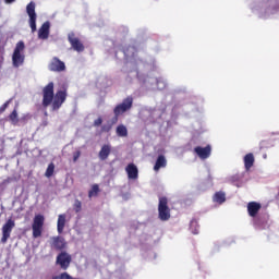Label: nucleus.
Here are the masks:
<instances>
[{
    "mask_svg": "<svg viewBox=\"0 0 279 279\" xmlns=\"http://www.w3.org/2000/svg\"><path fill=\"white\" fill-rule=\"evenodd\" d=\"M122 53L125 58V71H130L131 73L134 72L137 77L138 69H150L151 71H158V66H156V60L149 57L147 61H143V59H141L143 52L137 51L133 46L124 49Z\"/></svg>",
    "mask_w": 279,
    "mask_h": 279,
    "instance_id": "f257e3e1",
    "label": "nucleus"
},
{
    "mask_svg": "<svg viewBox=\"0 0 279 279\" xmlns=\"http://www.w3.org/2000/svg\"><path fill=\"white\" fill-rule=\"evenodd\" d=\"M66 101V92L59 90L53 95V82H50L43 89V107L49 108L51 106V110H60L62 108V104Z\"/></svg>",
    "mask_w": 279,
    "mask_h": 279,
    "instance_id": "f03ea898",
    "label": "nucleus"
},
{
    "mask_svg": "<svg viewBox=\"0 0 279 279\" xmlns=\"http://www.w3.org/2000/svg\"><path fill=\"white\" fill-rule=\"evenodd\" d=\"M251 10L259 19H269L279 14V0H255L251 4Z\"/></svg>",
    "mask_w": 279,
    "mask_h": 279,
    "instance_id": "7ed1b4c3",
    "label": "nucleus"
},
{
    "mask_svg": "<svg viewBox=\"0 0 279 279\" xmlns=\"http://www.w3.org/2000/svg\"><path fill=\"white\" fill-rule=\"evenodd\" d=\"M246 208L248 216H251L253 219V226L255 230H265V221L258 216V213H260V208H263V205L257 202H250Z\"/></svg>",
    "mask_w": 279,
    "mask_h": 279,
    "instance_id": "20e7f679",
    "label": "nucleus"
},
{
    "mask_svg": "<svg viewBox=\"0 0 279 279\" xmlns=\"http://www.w3.org/2000/svg\"><path fill=\"white\" fill-rule=\"evenodd\" d=\"M140 82H143L145 88L148 90H165L167 88V80L162 77H149L143 80V77L138 76Z\"/></svg>",
    "mask_w": 279,
    "mask_h": 279,
    "instance_id": "39448f33",
    "label": "nucleus"
},
{
    "mask_svg": "<svg viewBox=\"0 0 279 279\" xmlns=\"http://www.w3.org/2000/svg\"><path fill=\"white\" fill-rule=\"evenodd\" d=\"M23 51H25V43L19 41L12 56V62L15 69L23 66V63L25 62V54H23Z\"/></svg>",
    "mask_w": 279,
    "mask_h": 279,
    "instance_id": "423d86ee",
    "label": "nucleus"
},
{
    "mask_svg": "<svg viewBox=\"0 0 279 279\" xmlns=\"http://www.w3.org/2000/svg\"><path fill=\"white\" fill-rule=\"evenodd\" d=\"M133 104H134V98H132V96H129L122 102L117 105L113 109L116 121L119 119V117H121V114H125V112L132 110Z\"/></svg>",
    "mask_w": 279,
    "mask_h": 279,
    "instance_id": "0eeeda50",
    "label": "nucleus"
},
{
    "mask_svg": "<svg viewBox=\"0 0 279 279\" xmlns=\"http://www.w3.org/2000/svg\"><path fill=\"white\" fill-rule=\"evenodd\" d=\"M167 197H160L158 204V219L160 221H169L171 219V209L169 208Z\"/></svg>",
    "mask_w": 279,
    "mask_h": 279,
    "instance_id": "6e6552de",
    "label": "nucleus"
},
{
    "mask_svg": "<svg viewBox=\"0 0 279 279\" xmlns=\"http://www.w3.org/2000/svg\"><path fill=\"white\" fill-rule=\"evenodd\" d=\"M43 226H45V216L37 215L33 220V236L34 239H38V236L43 235Z\"/></svg>",
    "mask_w": 279,
    "mask_h": 279,
    "instance_id": "1a4fd4ad",
    "label": "nucleus"
},
{
    "mask_svg": "<svg viewBox=\"0 0 279 279\" xmlns=\"http://www.w3.org/2000/svg\"><path fill=\"white\" fill-rule=\"evenodd\" d=\"M26 14L28 15L29 20V27L32 29V33L36 32V3L34 1L29 2L26 7Z\"/></svg>",
    "mask_w": 279,
    "mask_h": 279,
    "instance_id": "9d476101",
    "label": "nucleus"
},
{
    "mask_svg": "<svg viewBox=\"0 0 279 279\" xmlns=\"http://www.w3.org/2000/svg\"><path fill=\"white\" fill-rule=\"evenodd\" d=\"M16 222L12 219H8L7 222L2 226V238L1 243H8V239H10L12 234V230H14Z\"/></svg>",
    "mask_w": 279,
    "mask_h": 279,
    "instance_id": "9b49d317",
    "label": "nucleus"
},
{
    "mask_svg": "<svg viewBox=\"0 0 279 279\" xmlns=\"http://www.w3.org/2000/svg\"><path fill=\"white\" fill-rule=\"evenodd\" d=\"M48 69L53 73H62V71H66V64H64V61L60 60L58 57H53Z\"/></svg>",
    "mask_w": 279,
    "mask_h": 279,
    "instance_id": "f8f14e48",
    "label": "nucleus"
},
{
    "mask_svg": "<svg viewBox=\"0 0 279 279\" xmlns=\"http://www.w3.org/2000/svg\"><path fill=\"white\" fill-rule=\"evenodd\" d=\"M71 260H72L71 255L66 252H61L57 256V265H59L61 269H69L71 265Z\"/></svg>",
    "mask_w": 279,
    "mask_h": 279,
    "instance_id": "ddd939ff",
    "label": "nucleus"
},
{
    "mask_svg": "<svg viewBox=\"0 0 279 279\" xmlns=\"http://www.w3.org/2000/svg\"><path fill=\"white\" fill-rule=\"evenodd\" d=\"M50 246L52 250H64L66 247V241L62 236H52L50 239Z\"/></svg>",
    "mask_w": 279,
    "mask_h": 279,
    "instance_id": "4468645a",
    "label": "nucleus"
},
{
    "mask_svg": "<svg viewBox=\"0 0 279 279\" xmlns=\"http://www.w3.org/2000/svg\"><path fill=\"white\" fill-rule=\"evenodd\" d=\"M68 38L74 51H77L78 53L84 51V44H82V41H80L74 34H70Z\"/></svg>",
    "mask_w": 279,
    "mask_h": 279,
    "instance_id": "2eb2a0df",
    "label": "nucleus"
},
{
    "mask_svg": "<svg viewBox=\"0 0 279 279\" xmlns=\"http://www.w3.org/2000/svg\"><path fill=\"white\" fill-rule=\"evenodd\" d=\"M194 151L198 156V158H201V160H206V158H210V146H197L194 148Z\"/></svg>",
    "mask_w": 279,
    "mask_h": 279,
    "instance_id": "dca6fc26",
    "label": "nucleus"
},
{
    "mask_svg": "<svg viewBox=\"0 0 279 279\" xmlns=\"http://www.w3.org/2000/svg\"><path fill=\"white\" fill-rule=\"evenodd\" d=\"M129 180H138V167L134 163H129L125 168Z\"/></svg>",
    "mask_w": 279,
    "mask_h": 279,
    "instance_id": "f3484780",
    "label": "nucleus"
},
{
    "mask_svg": "<svg viewBox=\"0 0 279 279\" xmlns=\"http://www.w3.org/2000/svg\"><path fill=\"white\" fill-rule=\"evenodd\" d=\"M51 27V24L49 22H45L41 27L38 31V38L40 40H47L49 38V28Z\"/></svg>",
    "mask_w": 279,
    "mask_h": 279,
    "instance_id": "a211bd4d",
    "label": "nucleus"
},
{
    "mask_svg": "<svg viewBox=\"0 0 279 279\" xmlns=\"http://www.w3.org/2000/svg\"><path fill=\"white\" fill-rule=\"evenodd\" d=\"M111 151H112V146H110V144L102 145L98 154L99 160H108V156H110Z\"/></svg>",
    "mask_w": 279,
    "mask_h": 279,
    "instance_id": "6ab92c4d",
    "label": "nucleus"
},
{
    "mask_svg": "<svg viewBox=\"0 0 279 279\" xmlns=\"http://www.w3.org/2000/svg\"><path fill=\"white\" fill-rule=\"evenodd\" d=\"M167 167V157L165 155H159L154 166V171L158 172L160 169H165Z\"/></svg>",
    "mask_w": 279,
    "mask_h": 279,
    "instance_id": "aec40b11",
    "label": "nucleus"
},
{
    "mask_svg": "<svg viewBox=\"0 0 279 279\" xmlns=\"http://www.w3.org/2000/svg\"><path fill=\"white\" fill-rule=\"evenodd\" d=\"M64 226H66V214H60L57 221V231L59 234L64 232Z\"/></svg>",
    "mask_w": 279,
    "mask_h": 279,
    "instance_id": "412c9836",
    "label": "nucleus"
},
{
    "mask_svg": "<svg viewBox=\"0 0 279 279\" xmlns=\"http://www.w3.org/2000/svg\"><path fill=\"white\" fill-rule=\"evenodd\" d=\"M244 167L246 171H250L254 167V154L250 153L244 156Z\"/></svg>",
    "mask_w": 279,
    "mask_h": 279,
    "instance_id": "4be33fe9",
    "label": "nucleus"
},
{
    "mask_svg": "<svg viewBox=\"0 0 279 279\" xmlns=\"http://www.w3.org/2000/svg\"><path fill=\"white\" fill-rule=\"evenodd\" d=\"M116 133L121 138H125V136H128V128L123 124H120V125L117 126Z\"/></svg>",
    "mask_w": 279,
    "mask_h": 279,
    "instance_id": "5701e85b",
    "label": "nucleus"
},
{
    "mask_svg": "<svg viewBox=\"0 0 279 279\" xmlns=\"http://www.w3.org/2000/svg\"><path fill=\"white\" fill-rule=\"evenodd\" d=\"M215 204H223L226 202V193L217 192L213 197Z\"/></svg>",
    "mask_w": 279,
    "mask_h": 279,
    "instance_id": "b1692460",
    "label": "nucleus"
},
{
    "mask_svg": "<svg viewBox=\"0 0 279 279\" xmlns=\"http://www.w3.org/2000/svg\"><path fill=\"white\" fill-rule=\"evenodd\" d=\"M190 230L192 234H199V225H197V220L193 219L190 222Z\"/></svg>",
    "mask_w": 279,
    "mask_h": 279,
    "instance_id": "393cba45",
    "label": "nucleus"
},
{
    "mask_svg": "<svg viewBox=\"0 0 279 279\" xmlns=\"http://www.w3.org/2000/svg\"><path fill=\"white\" fill-rule=\"evenodd\" d=\"M97 195H99V185L98 184H94L92 186V189L88 192V197L89 199L93 197H97Z\"/></svg>",
    "mask_w": 279,
    "mask_h": 279,
    "instance_id": "a878e982",
    "label": "nucleus"
},
{
    "mask_svg": "<svg viewBox=\"0 0 279 279\" xmlns=\"http://www.w3.org/2000/svg\"><path fill=\"white\" fill-rule=\"evenodd\" d=\"M9 119L13 125H16V123H19V112H16V109L12 111V113L9 116Z\"/></svg>",
    "mask_w": 279,
    "mask_h": 279,
    "instance_id": "bb28decb",
    "label": "nucleus"
},
{
    "mask_svg": "<svg viewBox=\"0 0 279 279\" xmlns=\"http://www.w3.org/2000/svg\"><path fill=\"white\" fill-rule=\"evenodd\" d=\"M56 171V165H53V162L48 165V168L45 172L46 178H51V175H53V172Z\"/></svg>",
    "mask_w": 279,
    "mask_h": 279,
    "instance_id": "cd10ccee",
    "label": "nucleus"
},
{
    "mask_svg": "<svg viewBox=\"0 0 279 279\" xmlns=\"http://www.w3.org/2000/svg\"><path fill=\"white\" fill-rule=\"evenodd\" d=\"M74 210H75V213H80V210H82V202H80V199H75Z\"/></svg>",
    "mask_w": 279,
    "mask_h": 279,
    "instance_id": "c85d7f7f",
    "label": "nucleus"
},
{
    "mask_svg": "<svg viewBox=\"0 0 279 279\" xmlns=\"http://www.w3.org/2000/svg\"><path fill=\"white\" fill-rule=\"evenodd\" d=\"M82 156V151L76 150L73 153V162H77L80 160V157Z\"/></svg>",
    "mask_w": 279,
    "mask_h": 279,
    "instance_id": "c756f323",
    "label": "nucleus"
},
{
    "mask_svg": "<svg viewBox=\"0 0 279 279\" xmlns=\"http://www.w3.org/2000/svg\"><path fill=\"white\" fill-rule=\"evenodd\" d=\"M8 106H10V100H8L7 102H4V104L0 107V112H5V109L8 108Z\"/></svg>",
    "mask_w": 279,
    "mask_h": 279,
    "instance_id": "7c9ffc66",
    "label": "nucleus"
},
{
    "mask_svg": "<svg viewBox=\"0 0 279 279\" xmlns=\"http://www.w3.org/2000/svg\"><path fill=\"white\" fill-rule=\"evenodd\" d=\"M101 123H104V120L101 118H98L94 121V125L95 128H99V125H101Z\"/></svg>",
    "mask_w": 279,
    "mask_h": 279,
    "instance_id": "2f4dec72",
    "label": "nucleus"
},
{
    "mask_svg": "<svg viewBox=\"0 0 279 279\" xmlns=\"http://www.w3.org/2000/svg\"><path fill=\"white\" fill-rule=\"evenodd\" d=\"M14 1H16V0H4V3H7L8 5H10V4L14 3Z\"/></svg>",
    "mask_w": 279,
    "mask_h": 279,
    "instance_id": "473e14b6",
    "label": "nucleus"
}]
</instances>
